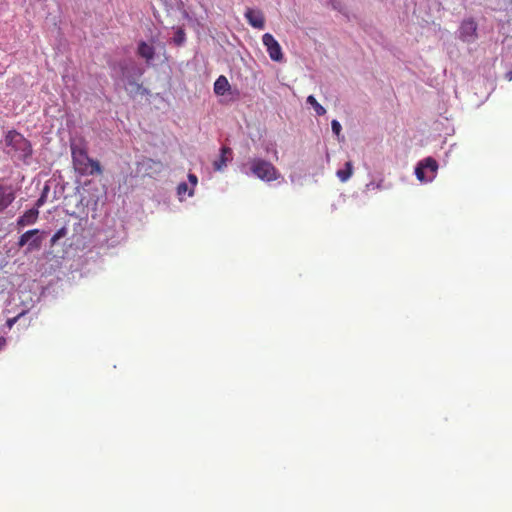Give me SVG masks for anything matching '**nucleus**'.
I'll return each mask as SVG.
<instances>
[{"label": "nucleus", "instance_id": "nucleus-4", "mask_svg": "<svg viewBox=\"0 0 512 512\" xmlns=\"http://www.w3.org/2000/svg\"><path fill=\"white\" fill-rule=\"evenodd\" d=\"M438 169L435 159L428 157L418 163L415 174L420 181H431Z\"/></svg>", "mask_w": 512, "mask_h": 512}, {"label": "nucleus", "instance_id": "nucleus-22", "mask_svg": "<svg viewBox=\"0 0 512 512\" xmlns=\"http://www.w3.org/2000/svg\"><path fill=\"white\" fill-rule=\"evenodd\" d=\"M45 198H46L45 194H42L41 197L37 200V202H36L37 209L44 204Z\"/></svg>", "mask_w": 512, "mask_h": 512}, {"label": "nucleus", "instance_id": "nucleus-14", "mask_svg": "<svg viewBox=\"0 0 512 512\" xmlns=\"http://www.w3.org/2000/svg\"><path fill=\"white\" fill-rule=\"evenodd\" d=\"M352 173H353V164L351 161H348L345 163L344 168L338 170L336 174L341 182H346L351 177Z\"/></svg>", "mask_w": 512, "mask_h": 512}, {"label": "nucleus", "instance_id": "nucleus-19", "mask_svg": "<svg viewBox=\"0 0 512 512\" xmlns=\"http://www.w3.org/2000/svg\"><path fill=\"white\" fill-rule=\"evenodd\" d=\"M188 191V185L185 182H181L177 186V193L179 196H183Z\"/></svg>", "mask_w": 512, "mask_h": 512}, {"label": "nucleus", "instance_id": "nucleus-5", "mask_svg": "<svg viewBox=\"0 0 512 512\" xmlns=\"http://www.w3.org/2000/svg\"><path fill=\"white\" fill-rule=\"evenodd\" d=\"M39 233L40 231L38 229L26 231L20 236L18 240V246L23 247L25 245H28V252L38 250L42 244V237L39 236Z\"/></svg>", "mask_w": 512, "mask_h": 512}, {"label": "nucleus", "instance_id": "nucleus-6", "mask_svg": "<svg viewBox=\"0 0 512 512\" xmlns=\"http://www.w3.org/2000/svg\"><path fill=\"white\" fill-rule=\"evenodd\" d=\"M263 45L269 54V57L276 62H281L284 58L282 48L274 36L270 33H265L262 36Z\"/></svg>", "mask_w": 512, "mask_h": 512}, {"label": "nucleus", "instance_id": "nucleus-15", "mask_svg": "<svg viewBox=\"0 0 512 512\" xmlns=\"http://www.w3.org/2000/svg\"><path fill=\"white\" fill-rule=\"evenodd\" d=\"M306 101L314 108L318 116H322L326 113V109L316 100L313 95H309Z\"/></svg>", "mask_w": 512, "mask_h": 512}, {"label": "nucleus", "instance_id": "nucleus-16", "mask_svg": "<svg viewBox=\"0 0 512 512\" xmlns=\"http://www.w3.org/2000/svg\"><path fill=\"white\" fill-rule=\"evenodd\" d=\"M186 40V34H185V31L183 28H177L175 33H174V36H173V42L177 45V46H181Z\"/></svg>", "mask_w": 512, "mask_h": 512}, {"label": "nucleus", "instance_id": "nucleus-1", "mask_svg": "<svg viewBox=\"0 0 512 512\" xmlns=\"http://www.w3.org/2000/svg\"><path fill=\"white\" fill-rule=\"evenodd\" d=\"M7 153L23 162L32 156V145L21 133L16 130H10L6 133L4 138Z\"/></svg>", "mask_w": 512, "mask_h": 512}, {"label": "nucleus", "instance_id": "nucleus-26", "mask_svg": "<svg viewBox=\"0 0 512 512\" xmlns=\"http://www.w3.org/2000/svg\"><path fill=\"white\" fill-rule=\"evenodd\" d=\"M506 78H507L508 80H512V71H510V72H508V73L506 74Z\"/></svg>", "mask_w": 512, "mask_h": 512}, {"label": "nucleus", "instance_id": "nucleus-24", "mask_svg": "<svg viewBox=\"0 0 512 512\" xmlns=\"http://www.w3.org/2000/svg\"><path fill=\"white\" fill-rule=\"evenodd\" d=\"M129 84L132 85V86H135L137 88V90H139L141 88V85L138 84L137 82L135 81H129Z\"/></svg>", "mask_w": 512, "mask_h": 512}, {"label": "nucleus", "instance_id": "nucleus-9", "mask_svg": "<svg viewBox=\"0 0 512 512\" xmlns=\"http://www.w3.org/2000/svg\"><path fill=\"white\" fill-rule=\"evenodd\" d=\"M245 18L247 22L256 29H263L265 26V17L260 10L247 8Z\"/></svg>", "mask_w": 512, "mask_h": 512}, {"label": "nucleus", "instance_id": "nucleus-13", "mask_svg": "<svg viewBox=\"0 0 512 512\" xmlns=\"http://www.w3.org/2000/svg\"><path fill=\"white\" fill-rule=\"evenodd\" d=\"M229 87L230 85L227 78L221 75L216 79L214 83V92L216 95L222 96L228 91Z\"/></svg>", "mask_w": 512, "mask_h": 512}, {"label": "nucleus", "instance_id": "nucleus-20", "mask_svg": "<svg viewBox=\"0 0 512 512\" xmlns=\"http://www.w3.org/2000/svg\"><path fill=\"white\" fill-rule=\"evenodd\" d=\"M23 315V313H20L18 314L16 317H13V318H9L7 321H6V325L8 326V328H12L14 326V324L18 321V319Z\"/></svg>", "mask_w": 512, "mask_h": 512}, {"label": "nucleus", "instance_id": "nucleus-23", "mask_svg": "<svg viewBox=\"0 0 512 512\" xmlns=\"http://www.w3.org/2000/svg\"><path fill=\"white\" fill-rule=\"evenodd\" d=\"M147 163H149V164H150V165H149L150 167H151V165H155V166H157L158 168H161V167H162V163H161L160 161H155V160H152V159H148V160H147Z\"/></svg>", "mask_w": 512, "mask_h": 512}, {"label": "nucleus", "instance_id": "nucleus-3", "mask_svg": "<svg viewBox=\"0 0 512 512\" xmlns=\"http://www.w3.org/2000/svg\"><path fill=\"white\" fill-rule=\"evenodd\" d=\"M250 170L257 178L271 182L280 177L278 169L269 161L261 158H254L250 161Z\"/></svg>", "mask_w": 512, "mask_h": 512}, {"label": "nucleus", "instance_id": "nucleus-27", "mask_svg": "<svg viewBox=\"0 0 512 512\" xmlns=\"http://www.w3.org/2000/svg\"><path fill=\"white\" fill-rule=\"evenodd\" d=\"M276 160L278 159L277 151L274 152Z\"/></svg>", "mask_w": 512, "mask_h": 512}, {"label": "nucleus", "instance_id": "nucleus-7", "mask_svg": "<svg viewBox=\"0 0 512 512\" xmlns=\"http://www.w3.org/2000/svg\"><path fill=\"white\" fill-rule=\"evenodd\" d=\"M459 38L467 43H472L477 38V24L473 19L464 20L459 28Z\"/></svg>", "mask_w": 512, "mask_h": 512}, {"label": "nucleus", "instance_id": "nucleus-10", "mask_svg": "<svg viewBox=\"0 0 512 512\" xmlns=\"http://www.w3.org/2000/svg\"><path fill=\"white\" fill-rule=\"evenodd\" d=\"M39 211L37 208H32L26 211L21 217L17 220L18 227H25L27 225L34 224L38 219Z\"/></svg>", "mask_w": 512, "mask_h": 512}, {"label": "nucleus", "instance_id": "nucleus-28", "mask_svg": "<svg viewBox=\"0 0 512 512\" xmlns=\"http://www.w3.org/2000/svg\"><path fill=\"white\" fill-rule=\"evenodd\" d=\"M193 195V190H190L189 191V196H192Z\"/></svg>", "mask_w": 512, "mask_h": 512}, {"label": "nucleus", "instance_id": "nucleus-11", "mask_svg": "<svg viewBox=\"0 0 512 512\" xmlns=\"http://www.w3.org/2000/svg\"><path fill=\"white\" fill-rule=\"evenodd\" d=\"M137 53L140 57L144 58L147 62L151 61L155 56V48L146 43L145 41H141L138 44Z\"/></svg>", "mask_w": 512, "mask_h": 512}, {"label": "nucleus", "instance_id": "nucleus-18", "mask_svg": "<svg viewBox=\"0 0 512 512\" xmlns=\"http://www.w3.org/2000/svg\"><path fill=\"white\" fill-rule=\"evenodd\" d=\"M66 235V229L65 228H61L59 229L52 237L51 239V242L52 244H54L57 240H59L60 238L64 237Z\"/></svg>", "mask_w": 512, "mask_h": 512}, {"label": "nucleus", "instance_id": "nucleus-21", "mask_svg": "<svg viewBox=\"0 0 512 512\" xmlns=\"http://www.w3.org/2000/svg\"><path fill=\"white\" fill-rule=\"evenodd\" d=\"M188 180L193 185V187H195L197 185L198 179H197L196 175L189 174L188 175Z\"/></svg>", "mask_w": 512, "mask_h": 512}, {"label": "nucleus", "instance_id": "nucleus-17", "mask_svg": "<svg viewBox=\"0 0 512 512\" xmlns=\"http://www.w3.org/2000/svg\"><path fill=\"white\" fill-rule=\"evenodd\" d=\"M331 128H332V131L333 133L336 135V136H339L340 135V132H341V124L337 121V120H332L331 122Z\"/></svg>", "mask_w": 512, "mask_h": 512}, {"label": "nucleus", "instance_id": "nucleus-12", "mask_svg": "<svg viewBox=\"0 0 512 512\" xmlns=\"http://www.w3.org/2000/svg\"><path fill=\"white\" fill-rule=\"evenodd\" d=\"M232 150L229 147H222L221 154L217 160L214 161L213 166L215 170H222L228 161V156H231Z\"/></svg>", "mask_w": 512, "mask_h": 512}, {"label": "nucleus", "instance_id": "nucleus-25", "mask_svg": "<svg viewBox=\"0 0 512 512\" xmlns=\"http://www.w3.org/2000/svg\"><path fill=\"white\" fill-rule=\"evenodd\" d=\"M6 340L4 337H0V350L5 346Z\"/></svg>", "mask_w": 512, "mask_h": 512}, {"label": "nucleus", "instance_id": "nucleus-8", "mask_svg": "<svg viewBox=\"0 0 512 512\" xmlns=\"http://www.w3.org/2000/svg\"><path fill=\"white\" fill-rule=\"evenodd\" d=\"M15 200V191L11 185L0 182V213Z\"/></svg>", "mask_w": 512, "mask_h": 512}, {"label": "nucleus", "instance_id": "nucleus-2", "mask_svg": "<svg viewBox=\"0 0 512 512\" xmlns=\"http://www.w3.org/2000/svg\"><path fill=\"white\" fill-rule=\"evenodd\" d=\"M71 154L75 169L82 175L101 174L102 168L97 160L90 158L84 147L71 146Z\"/></svg>", "mask_w": 512, "mask_h": 512}]
</instances>
